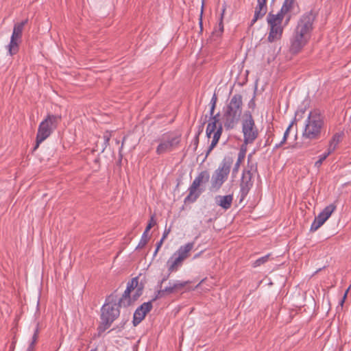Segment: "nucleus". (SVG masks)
Here are the masks:
<instances>
[{"mask_svg":"<svg viewBox=\"0 0 351 351\" xmlns=\"http://www.w3.org/2000/svg\"><path fill=\"white\" fill-rule=\"evenodd\" d=\"M38 324H36V327L34 330V334H33V336L32 337V341L27 348V351H32L34 350V345L36 344V341H37V339H38Z\"/></svg>","mask_w":351,"mask_h":351,"instance_id":"28","label":"nucleus"},{"mask_svg":"<svg viewBox=\"0 0 351 351\" xmlns=\"http://www.w3.org/2000/svg\"><path fill=\"white\" fill-rule=\"evenodd\" d=\"M245 156V150H243L241 149L238 154V158L236 163L234 165V167L232 169V173L236 174L237 173L240 167L241 163L243 162Z\"/></svg>","mask_w":351,"mask_h":351,"instance_id":"27","label":"nucleus"},{"mask_svg":"<svg viewBox=\"0 0 351 351\" xmlns=\"http://www.w3.org/2000/svg\"><path fill=\"white\" fill-rule=\"evenodd\" d=\"M240 117L241 116L225 110L222 116V121L226 130L233 129L238 124Z\"/></svg>","mask_w":351,"mask_h":351,"instance_id":"15","label":"nucleus"},{"mask_svg":"<svg viewBox=\"0 0 351 351\" xmlns=\"http://www.w3.org/2000/svg\"><path fill=\"white\" fill-rule=\"evenodd\" d=\"M346 294H347V293H346L344 294L343 297V298H341V300H340L339 304H340L341 306H342V305L343 304V303H344L345 299H346Z\"/></svg>","mask_w":351,"mask_h":351,"instance_id":"50","label":"nucleus"},{"mask_svg":"<svg viewBox=\"0 0 351 351\" xmlns=\"http://www.w3.org/2000/svg\"><path fill=\"white\" fill-rule=\"evenodd\" d=\"M310 39L293 32L290 38L289 50L291 53L296 54L307 45Z\"/></svg>","mask_w":351,"mask_h":351,"instance_id":"12","label":"nucleus"},{"mask_svg":"<svg viewBox=\"0 0 351 351\" xmlns=\"http://www.w3.org/2000/svg\"><path fill=\"white\" fill-rule=\"evenodd\" d=\"M336 209V206L334 204H330L327 206L317 216L319 218L324 219L326 221Z\"/></svg>","mask_w":351,"mask_h":351,"instance_id":"25","label":"nucleus"},{"mask_svg":"<svg viewBox=\"0 0 351 351\" xmlns=\"http://www.w3.org/2000/svg\"><path fill=\"white\" fill-rule=\"evenodd\" d=\"M61 121V116L48 114L47 117L40 123L36 134V143L34 149H37L39 145L46 140L56 129Z\"/></svg>","mask_w":351,"mask_h":351,"instance_id":"2","label":"nucleus"},{"mask_svg":"<svg viewBox=\"0 0 351 351\" xmlns=\"http://www.w3.org/2000/svg\"><path fill=\"white\" fill-rule=\"evenodd\" d=\"M322 226L321 223L317 221L316 218H315L314 221H313L310 230L311 232H315L317 230H318Z\"/></svg>","mask_w":351,"mask_h":351,"instance_id":"36","label":"nucleus"},{"mask_svg":"<svg viewBox=\"0 0 351 351\" xmlns=\"http://www.w3.org/2000/svg\"><path fill=\"white\" fill-rule=\"evenodd\" d=\"M202 130H203V126H200L198 132L196 134V135L193 141V143L194 145V150H196L197 148V146L199 144V136L200 133L202 132Z\"/></svg>","mask_w":351,"mask_h":351,"instance_id":"34","label":"nucleus"},{"mask_svg":"<svg viewBox=\"0 0 351 351\" xmlns=\"http://www.w3.org/2000/svg\"><path fill=\"white\" fill-rule=\"evenodd\" d=\"M156 221L154 220V217H153V216H152V217H151V219H150V220H149V223H148V224H147V227H146V228H145V231H144V232L148 234V232H149V231L150 230V229H151V228H152L154 225H156Z\"/></svg>","mask_w":351,"mask_h":351,"instance_id":"38","label":"nucleus"},{"mask_svg":"<svg viewBox=\"0 0 351 351\" xmlns=\"http://www.w3.org/2000/svg\"><path fill=\"white\" fill-rule=\"evenodd\" d=\"M140 286L138 283V277L133 278L128 282L126 289L123 293L121 298L119 300V306L128 307L132 304V298L130 297L131 291Z\"/></svg>","mask_w":351,"mask_h":351,"instance_id":"9","label":"nucleus"},{"mask_svg":"<svg viewBox=\"0 0 351 351\" xmlns=\"http://www.w3.org/2000/svg\"><path fill=\"white\" fill-rule=\"evenodd\" d=\"M228 175L224 174L217 169L213 173L211 178V185L213 189H219L227 180Z\"/></svg>","mask_w":351,"mask_h":351,"instance_id":"18","label":"nucleus"},{"mask_svg":"<svg viewBox=\"0 0 351 351\" xmlns=\"http://www.w3.org/2000/svg\"><path fill=\"white\" fill-rule=\"evenodd\" d=\"M215 201L217 206L221 207L223 209L226 210H228L232 206L233 195H217L215 197Z\"/></svg>","mask_w":351,"mask_h":351,"instance_id":"20","label":"nucleus"},{"mask_svg":"<svg viewBox=\"0 0 351 351\" xmlns=\"http://www.w3.org/2000/svg\"><path fill=\"white\" fill-rule=\"evenodd\" d=\"M175 291V289L173 287V283L171 281L169 282V286L162 289L160 288V290L158 291L156 295L153 299V300H156L158 298H162L164 296L165 293L170 294Z\"/></svg>","mask_w":351,"mask_h":351,"instance_id":"26","label":"nucleus"},{"mask_svg":"<svg viewBox=\"0 0 351 351\" xmlns=\"http://www.w3.org/2000/svg\"><path fill=\"white\" fill-rule=\"evenodd\" d=\"M172 283H173V287L175 289V291H176L177 289L184 287L187 284V282L176 281V282H172Z\"/></svg>","mask_w":351,"mask_h":351,"instance_id":"37","label":"nucleus"},{"mask_svg":"<svg viewBox=\"0 0 351 351\" xmlns=\"http://www.w3.org/2000/svg\"><path fill=\"white\" fill-rule=\"evenodd\" d=\"M284 143H282V141H281L279 143L276 144L274 148L278 149V148L280 147Z\"/></svg>","mask_w":351,"mask_h":351,"instance_id":"51","label":"nucleus"},{"mask_svg":"<svg viewBox=\"0 0 351 351\" xmlns=\"http://www.w3.org/2000/svg\"><path fill=\"white\" fill-rule=\"evenodd\" d=\"M171 274H169V272L168 271V274L167 275H165L164 276V277L162 278V280H160V282H159V286H160V288H161V286H162V284L165 282L169 277Z\"/></svg>","mask_w":351,"mask_h":351,"instance_id":"47","label":"nucleus"},{"mask_svg":"<svg viewBox=\"0 0 351 351\" xmlns=\"http://www.w3.org/2000/svg\"><path fill=\"white\" fill-rule=\"evenodd\" d=\"M335 145H332L330 144L328 145V150L326 152H325V154H327V156H328L331 153H332L335 150Z\"/></svg>","mask_w":351,"mask_h":351,"instance_id":"42","label":"nucleus"},{"mask_svg":"<svg viewBox=\"0 0 351 351\" xmlns=\"http://www.w3.org/2000/svg\"><path fill=\"white\" fill-rule=\"evenodd\" d=\"M148 240V234L144 232L136 249L138 250L143 248L147 245Z\"/></svg>","mask_w":351,"mask_h":351,"instance_id":"30","label":"nucleus"},{"mask_svg":"<svg viewBox=\"0 0 351 351\" xmlns=\"http://www.w3.org/2000/svg\"><path fill=\"white\" fill-rule=\"evenodd\" d=\"M152 308V301L144 302L139 307H138L133 316V325L134 326L139 324L141 321L145 318L146 314L149 313Z\"/></svg>","mask_w":351,"mask_h":351,"instance_id":"13","label":"nucleus"},{"mask_svg":"<svg viewBox=\"0 0 351 351\" xmlns=\"http://www.w3.org/2000/svg\"><path fill=\"white\" fill-rule=\"evenodd\" d=\"M117 302V295L116 293V291L111 293L110 295H108L106 299L104 304H109V305H116L118 306Z\"/></svg>","mask_w":351,"mask_h":351,"instance_id":"29","label":"nucleus"},{"mask_svg":"<svg viewBox=\"0 0 351 351\" xmlns=\"http://www.w3.org/2000/svg\"><path fill=\"white\" fill-rule=\"evenodd\" d=\"M109 145V141H104V143H103V145H102V148H101V152H104V150L106 149V148L108 147V145Z\"/></svg>","mask_w":351,"mask_h":351,"instance_id":"48","label":"nucleus"},{"mask_svg":"<svg viewBox=\"0 0 351 351\" xmlns=\"http://www.w3.org/2000/svg\"><path fill=\"white\" fill-rule=\"evenodd\" d=\"M110 136H111L110 133L109 132H106L104 134V141H106V142L110 141Z\"/></svg>","mask_w":351,"mask_h":351,"instance_id":"44","label":"nucleus"},{"mask_svg":"<svg viewBox=\"0 0 351 351\" xmlns=\"http://www.w3.org/2000/svg\"><path fill=\"white\" fill-rule=\"evenodd\" d=\"M210 174L207 171H201L194 179L189 188V194L184 198V202H194L199 197L203 190L199 189L202 184L209 181Z\"/></svg>","mask_w":351,"mask_h":351,"instance_id":"6","label":"nucleus"},{"mask_svg":"<svg viewBox=\"0 0 351 351\" xmlns=\"http://www.w3.org/2000/svg\"><path fill=\"white\" fill-rule=\"evenodd\" d=\"M324 126V118L318 110L311 111L305 120L302 138L308 140H317Z\"/></svg>","mask_w":351,"mask_h":351,"instance_id":"1","label":"nucleus"},{"mask_svg":"<svg viewBox=\"0 0 351 351\" xmlns=\"http://www.w3.org/2000/svg\"><path fill=\"white\" fill-rule=\"evenodd\" d=\"M315 218L321 223L322 226L325 223V221L324 220V219L319 218L318 216L315 217Z\"/></svg>","mask_w":351,"mask_h":351,"instance_id":"49","label":"nucleus"},{"mask_svg":"<svg viewBox=\"0 0 351 351\" xmlns=\"http://www.w3.org/2000/svg\"><path fill=\"white\" fill-rule=\"evenodd\" d=\"M202 9H203V8H202L201 15L202 14V12H203ZM199 24H200V25H202V17L200 18Z\"/></svg>","mask_w":351,"mask_h":351,"instance_id":"52","label":"nucleus"},{"mask_svg":"<svg viewBox=\"0 0 351 351\" xmlns=\"http://www.w3.org/2000/svg\"><path fill=\"white\" fill-rule=\"evenodd\" d=\"M222 130H223L222 124L218 123L217 125V128L213 132V139H212L211 143L209 145V147L206 152V155H205V157L204 158V159L202 160V162H204L206 160V159L207 158V157L208 156V155L210 154L211 151L215 148V147L218 143L219 140L222 134Z\"/></svg>","mask_w":351,"mask_h":351,"instance_id":"17","label":"nucleus"},{"mask_svg":"<svg viewBox=\"0 0 351 351\" xmlns=\"http://www.w3.org/2000/svg\"><path fill=\"white\" fill-rule=\"evenodd\" d=\"M267 12V3L257 1L255 8L254 18L251 21L250 26H252L258 19H262Z\"/></svg>","mask_w":351,"mask_h":351,"instance_id":"19","label":"nucleus"},{"mask_svg":"<svg viewBox=\"0 0 351 351\" xmlns=\"http://www.w3.org/2000/svg\"><path fill=\"white\" fill-rule=\"evenodd\" d=\"M252 173L251 170H245L243 172L241 183H240V202H242L247 195L250 189L253 185L252 180Z\"/></svg>","mask_w":351,"mask_h":351,"instance_id":"11","label":"nucleus"},{"mask_svg":"<svg viewBox=\"0 0 351 351\" xmlns=\"http://www.w3.org/2000/svg\"><path fill=\"white\" fill-rule=\"evenodd\" d=\"M162 243H163V242L161 241L160 240L157 243L156 247V250L154 253V255H156L158 253V252L159 249L160 248L161 245H162Z\"/></svg>","mask_w":351,"mask_h":351,"instance_id":"46","label":"nucleus"},{"mask_svg":"<svg viewBox=\"0 0 351 351\" xmlns=\"http://www.w3.org/2000/svg\"><path fill=\"white\" fill-rule=\"evenodd\" d=\"M342 134L340 133H336L333 135L331 140L329 141V144L332 145H335V147H337V145L339 143V142L341 140Z\"/></svg>","mask_w":351,"mask_h":351,"instance_id":"33","label":"nucleus"},{"mask_svg":"<svg viewBox=\"0 0 351 351\" xmlns=\"http://www.w3.org/2000/svg\"><path fill=\"white\" fill-rule=\"evenodd\" d=\"M315 17L313 10L303 14L298 19L293 32L311 39Z\"/></svg>","mask_w":351,"mask_h":351,"instance_id":"3","label":"nucleus"},{"mask_svg":"<svg viewBox=\"0 0 351 351\" xmlns=\"http://www.w3.org/2000/svg\"><path fill=\"white\" fill-rule=\"evenodd\" d=\"M242 96L239 94H235L230 99V102L226 106V110L241 116L242 112Z\"/></svg>","mask_w":351,"mask_h":351,"instance_id":"14","label":"nucleus"},{"mask_svg":"<svg viewBox=\"0 0 351 351\" xmlns=\"http://www.w3.org/2000/svg\"><path fill=\"white\" fill-rule=\"evenodd\" d=\"M169 232H170V229L165 230L160 241L163 242L164 240L167 238V235L169 234Z\"/></svg>","mask_w":351,"mask_h":351,"instance_id":"45","label":"nucleus"},{"mask_svg":"<svg viewBox=\"0 0 351 351\" xmlns=\"http://www.w3.org/2000/svg\"><path fill=\"white\" fill-rule=\"evenodd\" d=\"M180 140L178 137L163 136L160 141V143L156 148V153L158 155L169 152L173 149L179 143Z\"/></svg>","mask_w":351,"mask_h":351,"instance_id":"10","label":"nucleus"},{"mask_svg":"<svg viewBox=\"0 0 351 351\" xmlns=\"http://www.w3.org/2000/svg\"><path fill=\"white\" fill-rule=\"evenodd\" d=\"M242 132L243 141L246 145L252 143L258 137V131L250 111H246L244 114L242 121Z\"/></svg>","mask_w":351,"mask_h":351,"instance_id":"5","label":"nucleus"},{"mask_svg":"<svg viewBox=\"0 0 351 351\" xmlns=\"http://www.w3.org/2000/svg\"><path fill=\"white\" fill-rule=\"evenodd\" d=\"M223 12H224V10L223 11V13L221 14L220 21L218 25L219 34H221L223 32Z\"/></svg>","mask_w":351,"mask_h":351,"instance_id":"40","label":"nucleus"},{"mask_svg":"<svg viewBox=\"0 0 351 351\" xmlns=\"http://www.w3.org/2000/svg\"><path fill=\"white\" fill-rule=\"evenodd\" d=\"M232 162L233 159L232 157L226 156L223 158L217 169L228 176Z\"/></svg>","mask_w":351,"mask_h":351,"instance_id":"23","label":"nucleus"},{"mask_svg":"<svg viewBox=\"0 0 351 351\" xmlns=\"http://www.w3.org/2000/svg\"><path fill=\"white\" fill-rule=\"evenodd\" d=\"M295 0H285L280 11L276 14L284 19L285 15L291 10Z\"/></svg>","mask_w":351,"mask_h":351,"instance_id":"24","label":"nucleus"},{"mask_svg":"<svg viewBox=\"0 0 351 351\" xmlns=\"http://www.w3.org/2000/svg\"><path fill=\"white\" fill-rule=\"evenodd\" d=\"M215 108V106H210V109L209 111L210 119L206 130V136L208 138L211 137V134L217 128V125L219 123V113L214 115Z\"/></svg>","mask_w":351,"mask_h":351,"instance_id":"16","label":"nucleus"},{"mask_svg":"<svg viewBox=\"0 0 351 351\" xmlns=\"http://www.w3.org/2000/svg\"><path fill=\"white\" fill-rule=\"evenodd\" d=\"M193 242L187 243L184 245H181L174 254L178 258H180V259L184 262V260L190 256V252L193 250Z\"/></svg>","mask_w":351,"mask_h":351,"instance_id":"21","label":"nucleus"},{"mask_svg":"<svg viewBox=\"0 0 351 351\" xmlns=\"http://www.w3.org/2000/svg\"><path fill=\"white\" fill-rule=\"evenodd\" d=\"M327 154H323L319 156V160L315 162V167L319 168L323 162L327 158Z\"/></svg>","mask_w":351,"mask_h":351,"instance_id":"35","label":"nucleus"},{"mask_svg":"<svg viewBox=\"0 0 351 351\" xmlns=\"http://www.w3.org/2000/svg\"><path fill=\"white\" fill-rule=\"evenodd\" d=\"M217 101V95H216V94H214L211 98L210 105L216 106Z\"/></svg>","mask_w":351,"mask_h":351,"instance_id":"43","label":"nucleus"},{"mask_svg":"<svg viewBox=\"0 0 351 351\" xmlns=\"http://www.w3.org/2000/svg\"><path fill=\"white\" fill-rule=\"evenodd\" d=\"M90 351H97V348L92 349Z\"/></svg>","mask_w":351,"mask_h":351,"instance_id":"53","label":"nucleus"},{"mask_svg":"<svg viewBox=\"0 0 351 351\" xmlns=\"http://www.w3.org/2000/svg\"><path fill=\"white\" fill-rule=\"evenodd\" d=\"M119 305H109V304H104L101 308V323L98 327L99 332H103L106 329L110 328L112 323L119 316Z\"/></svg>","mask_w":351,"mask_h":351,"instance_id":"4","label":"nucleus"},{"mask_svg":"<svg viewBox=\"0 0 351 351\" xmlns=\"http://www.w3.org/2000/svg\"><path fill=\"white\" fill-rule=\"evenodd\" d=\"M183 261L174 254L169 258L167 262V267L169 274L176 272L182 267Z\"/></svg>","mask_w":351,"mask_h":351,"instance_id":"22","label":"nucleus"},{"mask_svg":"<svg viewBox=\"0 0 351 351\" xmlns=\"http://www.w3.org/2000/svg\"><path fill=\"white\" fill-rule=\"evenodd\" d=\"M144 288L143 284L141 283L140 286H138V287L136 289L135 293L133 295L132 298V304L136 301L142 294H143V290Z\"/></svg>","mask_w":351,"mask_h":351,"instance_id":"32","label":"nucleus"},{"mask_svg":"<svg viewBox=\"0 0 351 351\" xmlns=\"http://www.w3.org/2000/svg\"><path fill=\"white\" fill-rule=\"evenodd\" d=\"M305 112V109H301L298 110L295 112V120H299L300 118H302V115Z\"/></svg>","mask_w":351,"mask_h":351,"instance_id":"41","label":"nucleus"},{"mask_svg":"<svg viewBox=\"0 0 351 351\" xmlns=\"http://www.w3.org/2000/svg\"><path fill=\"white\" fill-rule=\"evenodd\" d=\"M293 124V121H292L289 125L288 126V128H287V130H285V133H284V136H283V138L282 139V143H285L287 139V137L289 136V131H290V129L291 128L292 125Z\"/></svg>","mask_w":351,"mask_h":351,"instance_id":"39","label":"nucleus"},{"mask_svg":"<svg viewBox=\"0 0 351 351\" xmlns=\"http://www.w3.org/2000/svg\"><path fill=\"white\" fill-rule=\"evenodd\" d=\"M27 21L28 20L25 19L14 24L10 42L7 46L10 56H13L19 51V43L21 42L22 33L24 26L27 23Z\"/></svg>","mask_w":351,"mask_h":351,"instance_id":"8","label":"nucleus"},{"mask_svg":"<svg viewBox=\"0 0 351 351\" xmlns=\"http://www.w3.org/2000/svg\"><path fill=\"white\" fill-rule=\"evenodd\" d=\"M289 21V18H288V19H287L286 23H287Z\"/></svg>","mask_w":351,"mask_h":351,"instance_id":"54","label":"nucleus"},{"mask_svg":"<svg viewBox=\"0 0 351 351\" xmlns=\"http://www.w3.org/2000/svg\"><path fill=\"white\" fill-rule=\"evenodd\" d=\"M270 254H268L256 260L253 263L254 267H257L268 261Z\"/></svg>","mask_w":351,"mask_h":351,"instance_id":"31","label":"nucleus"},{"mask_svg":"<svg viewBox=\"0 0 351 351\" xmlns=\"http://www.w3.org/2000/svg\"><path fill=\"white\" fill-rule=\"evenodd\" d=\"M283 18L279 14H274L269 12L267 16V21L269 26V33L267 40L270 43L280 40L283 32V26L282 23Z\"/></svg>","mask_w":351,"mask_h":351,"instance_id":"7","label":"nucleus"}]
</instances>
